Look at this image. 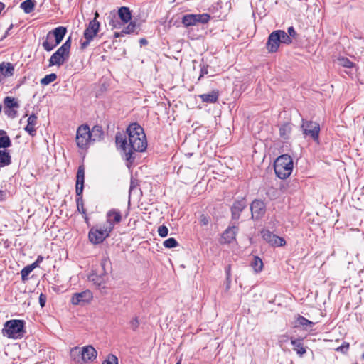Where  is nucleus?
<instances>
[{
	"mask_svg": "<svg viewBox=\"0 0 364 364\" xmlns=\"http://www.w3.org/2000/svg\"><path fill=\"white\" fill-rule=\"evenodd\" d=\"M128 141L121 135H116V144L123 151L124 159L132 161L135 152H143L147 147L146 135L143 128L137 123L131 124L127 129Z\"/></svg>",
	"mask_w": 364,
	"mask_h": 364,
	"instance_id": "nucleus-1",
	"label": "nucleus"
},
{
	"mask_svg": "<svg viewBox=\"0 0 364 364\" xmlns=\"http://www.w3.org/2000/svg\"><path fill=\"white\" fill-rule=\"evenodd\" d=\"M293 160L288 154L279 156L274 161L275 173L281 179L289 177L293 171Z\"/></svg>",
	"mask_w": 364,
	"mask_h": 364,
	"instance_id": "nucleus-2",
	"label": "nucleus"
},
{
	"mask_svg": "<svg viewBox=\"0 0 364 364\" xmlns=\"http://www.w3.org/2000/svg\"><path fill=\"white\" fill-rule=\"evenodd\" d=\"M66 31V28L63 26H59L49 31L42 43L43 49L46 51L53 50L62 41Z\"/></svg>",
	"mask_w": 364,
	"mask_h": 364,
	"instance_id": "nucleus-3",
	"label": "nucleus"
},
{
	"mask_svg": "<svg viewBox=\"0 0 364 364\" xmlns=\"http://www.w3.org/2000/svg\"><path fill=\"white\" fill-rule=\"evenodd\" d=\"M24 321L22 320H10L5 323L2 333L4 336L12 338H21L23 336Z\"/></svg>",
	"mask_w": 364,
	"mask_h": 364,
	"instance_id": "nucleus-4",
	"label": "nucleus"
},
{
	"mask_svg": "<svg viewBox=\"0 0 364 364\" xmlns=\"http://www.w3.org/2000/svg\"><path fill=\"white\" fill-rule=\"evenodd\" d=\"M71 47V37H69L65 42L51 55L49 59V66L57 65L60 67L66 62L70 56Z\"/></svg>",
	"mask_w": 364,
	"mask_h": 364,
	"instance_id": "nucleus-5",
	"label": "nucleus"
},
{
	"mask_svg": "<svg viewBox=\"0 0 364 364\" xmlns=\"http://www.w3.org/2000/svg\"><path fill=\"white\" fill-rule=\"evenodd\" d=\"M110 228H107L104 224L92 227L88 233L90 241L95 245L103 242L109 236L111 233Z\"/></svg>",
	"mask_w": 364,
	"mask_h": 364,
	"instance_id": "nucleus-6",
	"label": "nucleus"
},
{
	"mask_svg": "<svg viewBox=\"0 0 364 364\" xmlns=\"http://www.w3.org/2000/svg\"><path fill=\"white\" fill-rule=\"evenodd\" d=\"M100 24L96 19H92L90 21L87 27L84 31L85 41H81L80 47L82 49L86 48L90 43L93 40L95 36L97 34L100 29Z\"/></svg>",
	"mask_w": 364,
	"mask_h": 364,
	"instance_id": "nucleus-7",
	"label": "nucleus"
},
{
	"mask_svg": "<svg viewBox=\"0 0 364 364\" xmlns=\"http://www.w3.org/2000/svg\"><path fill=\"white\" fill-rule=\"evenodd\" d=\"M92 142L90 127L87 125H81L77 129L76 143L79 148L85 149Z\"/></svg>",
	"mask_w": 364,
	"mask_h": 364,
	"instance_id": "nucleus-8",
	"label": "nucleus"
},
{
	"mask_svg": "<svg viewBox=\"0 0 364 364\" xmlns=\"http://www.w3.org/2000/svg\"><path fill=\"white\" fill-rule=\"evenodd\" d=\"M210 19V16L208 14H186L183 17V24L188 27L196 25L197 23H206Z\"/></svg>",
	"mask_w": 364,
	"mask_h": 364,
	"instance_id": "nucleus-9",
	"label": "nucleus"
},
{
	"mask_svg": "<svg viewBox=\"0 0 364 364\" xmlns=\"http://www.w3.org/2000/svg\"><path fill=\"white\" fill-rule=\"evenodd\" d=\"M301 127L305 135H310L314 141L318 140L320 127L318 123L303 120Z\"/></svg>",
	"mask_w": 364,
	"mask_h": 364,
	"instance_id": "nucleus-10",
	"label": "nucleus"
},
{
	"mask_svg": "<svg viewBox=\"0 0 364 364\" xmlns=\"http://www.w3.org/2000/svg\"><path fill=\"white\" fill-rule=\"evenodd\" d=\"M261 235L264 240L272 246L282 247L286 244L283 237L274 235L269 230H263L261 232Z\"/></svg>",
	"mask_w": 364,
	"mask_h": 364,
	"instance_id": "nucleus-11",
	"label": "nucleus"
},
{
	"mask_svg": "<svg viewBox=\"0 0 364 364\" xmlns=\"http://www.w3.org/2000/svg\"><path fill=\"white\" fill-rule=\"evenodd\" d=\"M92 297V292L86 290L74 294L71 297V303L73 305H82L90 301Z\"/></svg>",
	"mask_w": 364,
	"mask_h": 364,
	"instance_id": "nucleus-12",
	"label": "nucleus"
},
{
	"mask_svg": "<svg viewBox=\"0 0 364 364\" xmlns=\"http://www.w3.org/2000/svg\"><path fill=\"white\" fill-rule=\"evenodd\" d=\"M250 210L253 219H260L265 213V204L261 200H255L250 205Z\"/></svg>",
	"mask_w": 364,
	"mask_h": 364,
	"instance_id": "nucleus-13",
	"label": "nucleus"
},
{
	"mask_svg": "<svg viewBox=\"0 0 364 364\" xmlns=\"http://www.w3.org/2000/svg\"><path fill=\"white\" fill-rule=\"evenodd\" d=\"M107 221L104 225L107 228H111L110 231L112 232L116 224L119 223L122 220V214L119 210L116 209L110 210L107 213L106 215Z\"/></svg>",
	"mask_w": 364,
	"mask_h": 364,
	"instance_id": "nucleus-14",
	"label": "nucleus"
},
{
	"mask_svg": "<svg viewBox=\"0 0 364 364\" xmlns=\"http://www.w3.org/2000/svg\"><path fill=\"white\" fill-rule=\"evenodd\" d=\"M85 182V168L83 166H80L77 169L76 176L75 191L77 196L82 194Z\"/></svg>",
	"mask_w": 364,
	"mask_h": 364,
	"instance_id": "nucleus-15",
	"label": "nucleus"
},
{
	"mask_svg": "<svg viewBox=\"0 0 364 364\" xmlns=\"http://www.w3.org/2000/svg\"><path fill=\"white\" fill-rule=\"evenodd\" d=\"M82 363L93 361L97 355V350L92 346H87L82 348Z\"/></svg>",
	"mask_w": 364,
	"mask_h": 364,
	"instance_id": "nucleus-16",
	"label": "nucleus"
},
{
	"mask_svg": "<svg viewBox=\"0 0 364 364\" xmlns=\"http://www.w3.org/2000/svg\"><path fill=\"white\" fill-rule=\"evenodd\" d=\"M279 36L277 34V31H273L269 36L268 41L267 43V48L269 52L274 53L276 52L281 43L279 40Z\"/></svg>",
	"mask_w": 364,
	"mask_h": 364,
	"instance_id": "nucleus-17",
	"label": "nucleus"
},
{
	"mask_svg": "<svg viewBox=\"0 0 364 364\" xmlns=\"http://www.w3.org/2000/svg\"><path fill=\"white\" fill-rule=\"evenodd\" d=\"M246 206L247 203L245 198L235 201L231 209L232 218L235 220L238 219L240 218V213Z\"/></svg>",
	"mask_w": 364,
	"mask_h": 364,
	"instance_id": "nucleus-18",
	"label": "nucleus"
},
{
	"mask_svg": "<svg viewBox=\"0 0 364 364\" xmlns=\"http://www.w3.org/2000/svg\"><path fill=\"white\" fill-rule=\"evenodd\" d=\"M237 229L235 226L230 227L223 233L222 242L225 243H230L235 240Z\"/></svg>",
	"mask_w": 364,
	"mask_h": 364,
	"instance_id": "nucleus-19",
	"label": "nucleus"
},
{
	"mask_svg": "<svg viewBox=\"0 0 364 364\" xmlns=\"http://www.w3.org/2000/svg\"><path fill=\"white\" fill-rule=\"evenodd\" d=\"M198 97L203 102L215 103L219 98V92L218 90H212L208 93L200 95Z\"/></svg>",
	"mask_w": 364,
	"mask_h": 364,
	"instance_id": "nucleus-20",
	"label": "nucleus"
},
{
	"mask_svg": "<svg viewBox=\"0 0 364 364\" xmlns=\"http://www.w3.org/2000/svg\"><path fill=\"white\" fill-rule=\"evenodd\" d=\"M27 125L25 127V131L31 136H34L36 133V125L37 124V117L36 114H32L27 119Z\"/></svg>",
	"mask_w": 364,
	"mask_h": 364,
	"instance_id": "nucleus-21",
	"label": "nucleus"
},
{
	"mask_svg": "<svg viewBox=\"0 0 364 364\" xmlns=\"http://www.w3.org/2000/svg\"><path fill=\"white\" fill-rule=\"evenodd\" d=\"M90 133L92 141L100 140L104 135L102 127L98 125L94 126L91 130L90 129Z\"/></svg>",
	"mask_w": 364,
	"mask_h": 364,
	"instance_id": "nucleus-22",
	"label": "nucleus"
},
{
	"mask_svg": "<svg viewBox=\"0 0 364 364\" xmlns=\"http://www.w3.org/2000/svg\"><path fill=\"white\" fill-rule=\"evenodd\" d=\"M14 70V66L11 63L3 62L0 64V72L6 77L12 76Z\"/></svg>",
	"mask_w": 364,
	"mask_h": 364,
	"instance_id": "nucleus-23",
	"label": "nucleus"
},
{
	"mask_svg": "<svg viewBox=\"0 0 364 364\" xmlns=\"http://www.w3.org/2000/svg\"><path fill=\"white\" fill-rule=\"evenodd\" d=\"M118 15L124 23H128L132 18L130 10L125 6H122L119 9Z\"/></svg>",
	"mask_w": 364,
	"mask_h": 364,
	"instance_id": "nucleus-24",
	"label": "nucleus"
},
{
	"mask_svg": "<svg viewBox=\"0 0 364 364\" xmlns=\"http://www.w3.org/2000/svg\"><path fill=\"white\" fill-rule=\"evenodd\" d=\"M11 163V158L8 150H0V167H4Z\"/></svg>",
	"mask_w": 364,
	"mask_h": 364,
	"instance_id": "nucleus-25",
	"label": "nucleus"
},
{
	"mask_svg": "<svg viewBox=\"0 0 364 364\" xmlns=\"http://www.w3.org/2000/svg\"><path fill=\"white\" fill-rule=\"evenodd\" d=\"M291 343L294 346V350L297 353L298 355L302 356L306 353V349L303 346L301 340L291 338Z\"/></svg>",
	"mask_w": 364,
	"mask_h": 364,
	"instance_id": "nucleus-26",
	"label": "nucleus"
},
{
	"mask_svg": "<svg viewBox=\"0 0 364 364\" xmlns=\"http://www.w3.org/2000/svg\"><path fill=\"white\" fill-rule=\"evenodd\" d=\"M82 348L74 347L70 350V357L73 360L77 363H82V355L81 354Z\"/></svg>",
	"mask_w": 364,
	"mask_h": 364,
	"instance_id": "nucleus-27",
	"label": "nucleus"
},
{
	"mask_svg": "<svg viewBox=\"0 0 364 364\" xmlns=\"http://www.w3.org/2000/svg\"><path fill=\"white\" fill-rule=\"evenodd\" d=\"M11 145L9 136L4 130L0 129V149L8 148Z\"/></svg>",
	"mask_w": 364,
	"mask_h": 364,
	"instance_id": "nucleus-28",
	"label": "nucleus"
},
{
	"mask_svg": "<svg viewBox=\"0 0 364 364\" xmlns=\"http://www.w3.org/2000/svg\"><path fill=\"white\" fill-rule=\"evenodd\" d=\"M36 3L35 0H26L21 4L20 7L26 14H30L34 10Z\"/></svg>",
	"mask_w": 364,
	"mask_h": 364,
	"instance_id": "nucleus-29",
	"label": "nucleus"
},
{
	"mask_svg": "<svg viewBox=\"0 0 364 364\" xmlns=\"http://www.w3.org/2000/svg\"><path fill=\"white\" fill-rule=\"evenodd\" d=\"M89 280L98 288V289H104L105 286V280L104 278L101 276H98L95 274H92L89 277Z\"/></svg>",
	"mask_w": 364,
	"mask_h": 364,
	"instance_id": "nucleus-30",
	"label": "nucleus"
},
{
	"mask_svg": "<svg viewBox=\"0 0 364 364\" xmlns=\"http://www.w3.org/2000/svg\"><path fill=\"white\" fill-rule=\"evenodd\" d=\"M6 108L12 109L19 107V104L14 97L7 96L4 99Z\"/></svg>",
	"mask_w": 364,
	"mask_h": 364,
	"instance_id": "nucleus-31",
	"label": "nucleus"
},
{
	"mask_svg": "<svg viewBox=\"0 0 364 364\" xmlns=\"http://www.w3.org/2000/svg\"><path fill=\"white\" fill-rule=\"evenodd\" d=\"M139 30V26L136 23V22L131 21L124 29H122V33L124 35L126 34H132L137 33Z\"/></svg>",
	"mask_w": 364,
	"mask_h": 364,
	"instance_id": "nucleus-32",
	"label": "nucleus"
},
{
	"mask_svg": "<svg viewBox=\"0 0 364 364\" xmlns=\"http://www.w3.org/2000/svg\"><path fill=\"white\" fill-rule=\"evenodd\" d=\"M276 31L279 36V40L281 43L289 44L292 42L291 37L285 31L282 30H277Z\"/></svg>",
	"mask_w": 364,
	"mask_h": 364,
	"instance_id": "nucleus-33",
	"label": "nucleus"
},
{
	"mask_svg": "<svg viewBox=\"0 0 364 364\" xmlns=\"http://www.w3.org/2000/svg\"><path fill=\"white\" fill-rule=\"evenodd\" d=\"M57 78V75L55 73H50L46 75L41 80V84L42 85H48L50 83L54 82Z\"/></svg>",
	"mask_w": 364,
	"mask_h": 364,
	"instance_id": "nucleus-34",
	"label": "nucleus"
},
{
	"mask_svg": "<svg viewBox=\"0 0 364 364\" xmlns=\"http://www.w3.org/2000/svg\"><path fill=\"white\" fill-rule=\"evenodd\" d=\"M252 267H253L255 272H259L262 269L263 262L258 257H255L252 262Z\"/></svg>",
	"mask_w": 364,
	"mask_h": 364,
	"instance_id": "nucleus-35",
	"label": "nucleus"
},
{
	"mask_svg": "<svg viewBox=\"0 0 364 364\" xmlns=\"http://www.w3.org/2000/svg\"><path fill=\"white\" fill-rule=\"evenodd\" d=\"M76 202H77V208L78 211L80 213H82L83 215H85V219H87L86 210L84 208V203H83L82 195L80 196H77V198L76 199Z\"/></svg>",
	"mask_w": 364,
	"mask_h": 364,
	"instance_id": "nucleus-36",
	"label": "nucleus"
},
{
	"mask_svg": "<svg viewBox=\"0 0 364 364\" xmlns=\"http://www.w3.org/2000/svg\"><path fill=\"white\" fill-rule=\"evenodd\" d=\"M108 18L109 19V25L111 26L112 28H119L120 23L116 18L115 14H110Z\"/></svg>",
	"mask_w": 364,
	"mask_h": 364,
	"instance_id": "nucleus-37",
	"label": "nucleus"
},
{
	"mask_svg": "<svg viewBox=\"0 0 364 364\" xmlns=\"http://www.w3.org/2000/svg\"><path fill=\"white\" fill-rule=\"evenodd\" d=\"M290 132H291V127H290V125L288 124H284L279 129L280 134L284 138H287Z\"/></svg>",
	"mask_w": 364,
	"mask_h": 364,
	"instance_id": "nucleus-38",
	"label": "nucleus"
},
{
	"mask_svg": "<svg viewBox=\"0 0 364 364\" xmlns=\"http://www.w3.org/2000/svg\"><path fill=\"white\" fill-rule=\"evenodd\" d=\"M178 243L176 239L170 237L164 242V245L166 248H173L178 246Z\"/></svg>",
	"mask_w": 364,
	"mask_h": 364,
	"instance_id": "nucleus-39",
	"label": "nucleus"
},
{
	"mask_svg": "<svg viewBox=\"0 0 364 364\" xmlns=\"http://www.w3.org/2000/svg\"><path fill=\"white\" fill-rule=\"evenodd\" d=\"M33 269H32L31 267H30L29 265L25 267L21 271V278H22V280L25 281L28 279V276L29 275V274L33 271Z\"/></svg>",
	"mask_w": 364,
	"mask_h": 364,
	"instance_id": "nucleus-40",
	"label": "nucleus"
},
{
	"mask_svg": "<svg viewBox=\"0 0 364 364\" xmlns=\"http://www.w3.org/2000/svg\"><path fill=\"white\" fill-rule=\"evenodd\" d=\"M338 62L341 66L345 67V68H350L353 66V63L346 58L343 57V58H338Z\"/></svg>",
	"mask_w": 364,
	"mask_h": 364,
	"instance_id": "nucleus-41",
	"label": "nucleus"
},
{
	"mask_svg": "<svg viewBox=\"0 0 364 364\" xmlns=\"http://www.w3.org/2000/svg\"><path fill=\"white\" fill-rule=\"evenodd\" d=\"M168 230L165 225H161L158 228V234L159 236L164 237L168 235Z\"/></svg>",
	"mask_w": 364,
	"mask_h": 364,
	"instance_id": "nucleus-42",
	"label": "nucleus"
},
{
	"mask_svg": "<svg viewBox=\"0 0 364 364\" xmlns=\"http://www.w3.org/2000/svg\"><path fill=\"white\" fill-rule=\"evenodd\" d=\"M102 364H118V359L116 356L111 355L108 356L107 359Z\"/></svg>",
	"mask_w": 364,
	"mask_h": 364,
	"instance_id": "nucleus-43",
	"label": "nucleus"
},
{
	"mask_svg": "<svg viewBox=\"0 0 364 364\" xmlns=\"http://www.w3.org/2000/svg\"><path fill=\"white\" fill-rule=\"evenodd\" d=\"M129 325H130V327L133 329V330H136L139 325V320H138V318L137 317H134L133 318L130 322H129Z\"/></svg>",
	"mask_w": 364,
	"mask_h": 364,
	"instance_id": "nucleus-44",
	"label": "nucleus"
},
{
	"mask_svg": "<svg viewBox=\"0 0 364 364\" xmlns=\"http://www.w3.org/2000/svg\"><path fill=\"white\" fill-rule=\"evenodd\" d=\"M348 348H349V343L347 342H344L341 346H340L339 347H338L336 348V350L341 351L343 353H346L348 351Z\"/></svg>",
	"mask_w": 364,
	"mask_h": 364,
	"instance_id": "nucleus-45",
	"label": "nucleus"
},
{
	"mask_svg": "<svg viewBox=\"0 0 364 364\" xmlns=\"http://www.w3.org/2000/svg\"><path fill=\"white\" fill-rule=\"evenodd\" d=\"M299 323L302 326H307L309 324H312V322L306 319L303 316H300L298 319Z\"/></svg>",
	"mask_w": 364,
	"mask_h": 364,
	"instance_id": "nucleus-46",
	"label": "nucleus"
},
{
	"mask_svg": "<svg viewBox=\"0 0 364 364\" xmlns=\"http://www.w3.org/2000/svg\"><path fill=\"white\" fill-rule=\"evenodd\" d=\"M200 223L202 225H207L209 223V218L202 215L200 218Z\"/></svg>",
	"mask_w": 364,
	"mask_h": 364,
	"instance_id": "nucleus-47",
	"label": "nucleus"
},
{
	"mask_svg": "<svg viewBox=\"0 0 364 364\" xmlns=\"http://www.w3.org/2000/svg\"><path fill=\"white\" fill-rule=\"evenodd\" d=\"M46 296L43 294H41L39 296V304L41 307H43L46 302Z\"/></svg>",
	"mask_w": 364,
	"mask_h": 364,
	"instance_id": "nucleus-48",
	"label": "nucleus"
},
{
	"mask_svg": "<svg viewBox=\"0 0 364 364\" xmlns=\"http://www.w3.org/2000/svg\"><path fill=\"white\" fill-rule=\"evenodd\" d=\"M231 287V278H226L225 282V291L228 292Z\"/></svg>",
	"mask_w": 364,
	"mask_h": 364,
	"instance_id": "nucleus-49",
	"label": "nucleus"
},
{
	"mask_svg": "<svg viewBox=\"0 0 364 364\" xmlns=\"http://www.w3.org/2000/svg\"><path fill=\"white\" fill-rule=\"evenodd\" d=\"M287 32H288V35L291 38V37H295L296 35V33L295 31V29L294 28V27L292 26H290L288 28V30H287Z\"/></svg>",
	"mask_w": 364,
	"mask_h": 364,
	"instance_id": "nucleus-50",
	"label": "nucleus"
},
{
	"mask_svg": "<svg viewBox=\"0 0 364 364\" xmlns=\"http://www.w3.org/2000/svg\"><path fill=\"white\" fill-rule=\"evenodd\" d=\"M226 278H231V267L230 265H228L225 268Z\"/></svg>",
	"mask_w": 364,
	"mask_h": 364,
	"instance_id": "nucleus-51",
	"label": "nucleus"
},
{
	"mask_svg": "<svg viewBox=\"0 0 364 364\" xmlns=\"http://www.w3.org/2000/svg\"><path fill=\"white\" fill-rule=\"evenodd\" d=\"M109 263V259L108 258H104L102 260V262H101V265L102 267V268L105 269V267L106 266L107 264Z\"/></svg>",
	"mask_w": 364,
	"mask_h": 364,
	"instance_id": "nucleus-52",
	"label": "nucleus"
},
{
	"mask_svg": "<svg viewBox=\"0 0 364 364\" xmlns=\"http://www.w3.org/2000/svg\"><path fill=\"white\" fill-rule=\"evenodd\" d=\"M12 28H13V25L11 24L9 26V27L8 28V29L6 31L5 34L3 36V38H6V36H8L9 35V31L12 29Z\"/></svg>",
	"mask_w": 364,
	"mask_h": 364,
	"instance_id": "nucleus-53",
	"label": "nucleus"
},
{
	"mask_svg": "<svg viewBox=\"0 0 364 364\" xmlns=\"http://www.w3.org/2000/svg\"><path fill=\"white\" fill-rule=\"evenodd\" d=\"M136 186V182L133 179H132L129 191H132Z\"/></svg>",
	"mask_w": 364,
	"mask_h": 364,
	"instance_id": "nucleus-54",
	"label": "nucleus"
},
{
	"mask_svg": "<svg viewBox=\"0 0 364 364\" xmlns=\"http://www.w3.org/2000/svg\"><path fill=\"white\" fill-rule=\"evenodd\" d=\"M124 36V33H122V31H121L120 32H115L114 34V36L115 38H119V37H122Z\"/></svg>",
	"mask_w": 364,
	"mask_h": 364,
	"instance_id": "nucleus-55",
	"label": "nucleus"
},
{
	"mask_svg": "<svg viewBox=\"0 0 364 364\" xmlns=\"http://www.w3.org/2000/svg\"><path fill=\"white\" fill-rule=\"evenodd\" d=\"M39 264L35 261L33 264H30L29 266L32 267L33 269L38 267Z\"/></svg>",
	"mask_w": 364,
	"mask_h": 364,
	"instance_id": "nucleus-56",
	"label": "nucleus"
},
{
	"mask_svg": "<svg viewBox=\"0 0 364 364\" xmlns=\"http://www.w3.org/2000/svg\"><path fill=\"white\" fill-rule=\"evenodd\" d=\"M43 260V257L41 255H39L37 259H36V262L40 264L41 262H42V261Z\"/></svg>",
	"mask_w": 364,
	"mask_h": 364,
	"instance_id": "nucleus-57",
	"label": "nucleus"
},
{
	"mask_svg": "<svg viewBox=\"0 0 364 364\" xmlns=\"http://www.w3.org/2000/svg\"><path fill=\"white\" fill-rule=\"evenodd\" d=\"M139 42H140V43L141 45H146L147 44V41L145 38H141Z\"/></svg>",
	"mask_w": 364,
	"mask_h": 364,
	"instance_id": "nucleus-58",
	"label": "nucleus"
},
{
	"mask_svg": "<svg viewBox=\"0 0 364 364\" xmlns=\"http://www.w3.org/2000/svg\"><path fill=\"white\" fill-rule=\"evenodd\" d=\"M6 113L9 116H12V117H14V115L16 114V112L9 111V112H6Z\"/></svg>",
	"mask_w": 364,
	"mask_h": 364,
	"instance_id": "nucleus-59",
	"label": "nucleus"
},
{
	"mask_svg": "<svg viewBox=\"0 0 364 364\" xmlns=\"http://www.w3.org/2000/svg\"><path fill=\"white\" fill-rule=\"evenodd\" d=\"M98 16H99V14L96 11V12L95 13V18H94L93 19H96V20H97V17H98Z\"/></svg>",
	"mask_w": 364,
	"mask_h": 364,
	"instance_id": "nucleus-60",
	"label": "nucleus"
},
{
	"mask_svg": "<svg viewBox=\"0 0 364 364\" xmlns=\"http://www.w3.org/2000/svg\"><path fill=\"white\" fill-rule=\"evenodd\" d=\"M3 194H4V191H0V197H1V196H3Z\"/></svg>",
	"mask_w": 364,
	"mask_h": 364,
	"instance_id": "nucleus-61",
	"label": "nucleus"
},
{
	"mask_svg": "<svg viewBox=\"0 0 364 364\" xmlns=\"http://www.w3.org/2000/svg\"><path fill=\"white\" fill-rule=\"evenodd\" d=\"M176 364H181V360L178 361Z\"/></svg>",
	"mask_w": 364,
	"mask_h": 364,
	"instance_id": "nucleus-62",
	"label": "nucleus"
},
{
	"mask_svg": "<svg viewBox=\"0 0 364 364\" xmlns=\"http://www.w3.org/2000/svg\"><path fill=\"white\" fill-rule=\"evenodd\" d=\"M362 358H363V359L364 360V353H363V355H362Z\"/></svg>",
	"mask_w": 364,
	"mask_h": 364,
	"instance_id": "nucleus-63",
	"label": "nucleus"
}]
</instances>
